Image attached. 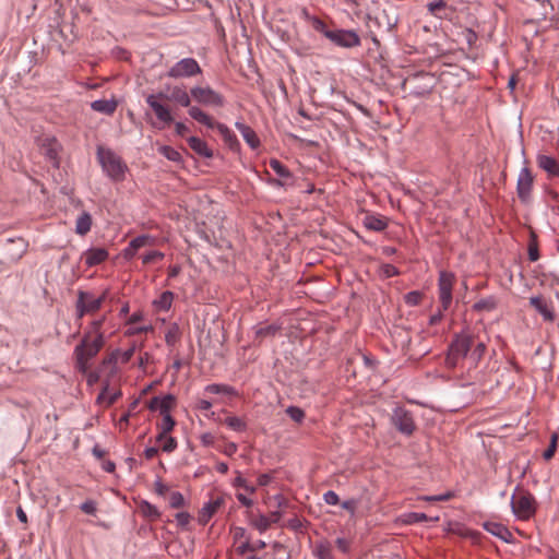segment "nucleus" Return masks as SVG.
<instances>
[{
    "label": "nucleus",
    "instance_id": "f257e3e1",
    "mask_svg": "<svg viewBox=\"0 0 559 559\" xmlns=\"http://www.w3.org/2000/svg\"><path fill=\"white\" fill-rule=\"evenodd\" d=\"M105 334L100 330V321H92L85 329L83 337L74 348L76 368L85 373L90 368V361L105 345Z\"/></svg>",
    "mask_w": 559,
    "mask_h": 559
},
{
    "label": "nucleus",
    "instance_id": "f03ea898",
    "mask_svg": "<svg viewBox=\"0 0 559 559\" xmlns=\"http://www.w3.org/2000/svg\"><path fill=\"white\" fill-rule=\"evenodd\" d=\"M97 158L103 171L114 181L124 180L128 167L122 158L110 148L98 147Z\"/></svg>",
    "mask_w": 559,
    "mask_h": 559
},
{
    "label": "nucleus",
    "instance_id": "7ed1b4c3",
    "mask_svg": "<svg viewBox=\"0 0 559 559\" xmlns=\"http://www.w3.org/2000/svg\"><path fill=\"white\" fill-rule=\"evenodd\" d=\"M473 345V336L462 332L456 334L451 342L444 364L448 368L453 369L457 366L459 361L466 357Z\"/></svg>",
    "mask_w": 559,
    "mask_h": 559
},
{
    "label": "nucleus",
    "instance_id": "20e7f679",
    "mask_svg": "<svg viewBox=\"0 0 559 559\" xmlns=\"http://www.w3.org/2000/svg\"><path fill=\"white\" fill-rule=\"evenodd\" d=\"M454 282V275L452 273L441 271L439 274L438 287H439V299L441 302V310L433 314L429 319L430 325H436L442 319V311L448 310L452 302V287Z\"/></svg>",
    "mask_w": 559,
    "mask_h": 559
},
{
    "label": "nucleus",
    "instance_id": "39448f33",
    "mask_svg": "<svg viewBox=\"0 0 559 559\" xmlns=\"http://www.w3.org/2000/svg\"><path fill=\"white\" fill-rule=\"evenodd\" d=\"M511 508L520 520H528L535 513L534 497L525 491H520L511 497Z\"/></svg>",
    "mask_w": 559,
    "mask_h": 559
},
{
    "label": "nucleus",
    "instance_id": "423d86ee",
    "mask_svg": "<svg viewBox=\"0 0 559 559\" xmlns=\"http://www.w3.org/2000/svg\"><path fill=\"white\" fill-rule=\"evenodd\" d=\"M108 290L106 289L100 296L95 297L90 292H79L76 301L78 318H82L86 313H93L100 309L103 302L107 298Z\"/></svg>",
    "mask_w": 559,
    "mask_h": 559
},
{
    "label": "nucleus",
    "instance_id": "0eeeda50",
    "mask_svg": "<svg viewBox=\"0 0 559 559\" xmlns=\"http://www.w3.org/2000/svg\"><path fill=\"white\" fill-rule=\"evenodd\" d=\"M190 94L197 103L203 106L219 108L225 104L223 95L210 86H193Z\"/></svg>",
    "mask_w": 559,
    "mask_h": 559
},
{
    "label": "nucleus",
    "instance_id": "6e6552de",
    "mask_svg": "<svg viewBox=\"0 0 559 559\" xmlns=\"http://www.w3.org/2000/svg\"><path fill=\"white\" fill-rule=\"evenodd\" d=\"M201 73L198 61L193 58H183L176 62L167 72L171 79L191 78Z\"/></svg>",
    "mask_w": 559,
    "mask_h": 559
},
{
    "label": "nucleus",
    "instance_id": "1a4fd4ad",
    "mask_svg": "<svg viewBox=\"0 0 559 559\" xmlns=\"http://www.w3.org/2000/svg\"><path fill=\"white\" fill-rule=\"evenodd\" d=\"M167 95L164 93H157V94H150L145 97L146 104L150 106V108L154 111L156 118L165 123L169 124L173 122V116L170 112V109L168 106L164 105L162 100L166 99Z\"/></svg>",
    "mask_w": 559,
    "mask_h": 559
},
{
    "label": "nucleus",
    "instance_id": "9d476101",
    "mask_svg": "<svg viewBox=\"0 0 559 559\" xmlns=\"http://www.w3.org/2000/svg\"><path fill=\"white\" fill-rule=\"evenodd\" d=\"M325 37L336 46L343 48H353L360 45V38L355 31L336 29L325 33Z\"/></svg>",
    "mask_w": 559,
    "mask_h": 559
},
{
    "label": "nucleus",
    "instance_id": "9b49d317",
    "mask_svg": "<svg viewBox=\"0 0 559 559\" xmlns=\"http://www.w3.org/2000/svg\"><path fill=\"white\" fill-rule=\"evenodd\" d=\"M392 423L400 432L407 436L412 435L415 429L412 414L402 407H396L393 411Z\"/></svg>",
    "mask_w": 559,
    "mask_h": 559
},
{
    "label": "nucleus",
    "instance_id": "f8f14e48",
    "mask_svg": "<svg viewBox=\"0 0 559 559\" xmlns=\"http://www.w3.org/2000/svg\"><path fill=\"white\" fill-rule=\"evenodd\" d=\"M533 185V177L528 168L524 167L520 170L518 178V195L522 201H526L530 197Z\"/></svg>",
    "mask_w": 559,
    "mask_h": 559
},
{
    "label": "nucleus",
    "instance_id": "ddd939ff",
    "mask_svg": "<svg viewBox=\"0 0 559 559\" xmlns=\"http://www.w3.org/2000/svg\"><path fill=\"white\" fill-rule=\"evenodd\" d=\"M108 251L105 248H91L83 252L85 264L91 267L100 264L108 258Z\"/></svg>",
    "mask_w": 559,
    "mask_h": 559
},
{
    "label": "nucleus",
    "instance_id": "4468645a",
    "mask_svg": "<svg viewBox=\"0 0 559 559\" xmlns=\"http://www.w3.org/2000/svg\"><path fill=\"white\" fill-rule=\"evenodd\" d=\"M484 528L490 533L491 535L498 537L499 539L511 543L513 539L512 533L501 523L498 522H485Z\"/></svg>",
    "mask_w": 559,
    "mask_h": 559
},
{
    "label": "nucleus",
    "instance_id": "2eb2a0df",
    "mask_svg": "<svg viewBox=\"0 0 559 559\" xmlns=\"http://www.w3.org/2000/svg\"><path fill=\"white\" fill-rule=\"evenodd\" d=\"M235 127L240 132V134L242 135L246 143L250 146V148L257 150L260 146V140L252 128H250L241 121H236Z\"/></svg>",
    "mask_w": 559,
    "mask_h": 559
},
{
    "label": "nucleus",
    "instance_id": "dca6fc26",
    "mask_svg": "<svg viewBox=\"0 0 559 559\" xmlns=\"http://www.w3.org/2000/svg\"><path fill=\"white\" fill-rule=\"evenodd\" d=\"M188 114L192 119L210 129L216 128V124L218 123L210 115L197 106H190Z\"/></svg>",
    "mask_w": 559,
    "mask_h": 559
},
{
    "label": "nucleus",
    "instance_id": "f3484780",
    "mask_svg": "<svg viewBox=\"0 0 559 559\" xmlns=\"http://www.w3.org/2000/svg\"><path fill=\"white\" fill-rule=\"evenodd\" d=\"M188 114L192 119L210 129L216 128V124L218 123L210 115L197 106H190Z\"/></svg>",
    "mask_w": 559,
    "mask_h": 559
},
{
    "label": "nucleus",
    "instance_id": "a211bd4d",
    "mask_svg": "<svg viewBox=\"0 0 559 559\" xmlns=\"http://www.w3.org/2000/svg\"><path fill=\"white\" fill-rule=\"evenodd\" d=\"M219 134L222 135L224 142L226 145L233 150L238 151L240 147V143L236 136V134L224 123H217L216 128Z\"/></svg>",
    "mask_w": 559,
    "mask_h": 559
},
{
    "label": "nucleus",
    "instance_id": "6ab92c4d",
    "mask_svg": "<svg viewBox=\"0 0 559 559\" xmlns=\"http://www.w3.org/2000/svg\"><path fill=\"white\" fill-rule=\"evenodd\" d=\"M316 559H334L332 544L326 539L318 540L312 549Z\"/></svg>",
    "mask_w": 559,
    "mask_h": 559
},
{
    "label": "nucleus",
    "instance_id": "aec40b11",
    "mask_svg": "<svg viewBox=\"0 0 559 559\" xmlns=\"http://www.w3.org/2000/svg\"><path fill=\"white\" fill-rule=\"evenodd\" d=\"M188 144L190 148L201 157L211 158L213 156V151L209 147L206 142L198 136L188 138Z\"/></svg>",
    "mask_w": 559,
    "mask_h": 559
},
{
    "label": "nucleus",
    "instance_id": "412c9836",
    "mask_svg": "<svg viewBox=\"0 0 559 559\" xmlns=\"http://www.w3.org/2000/svg\"><path fill=\"white\" fill-rule=\"evenodd\" d=\"M118 103L116 99H96L92 102L91 108L94 111L104 114V115H112L117 109Z\"/></svg>",
    "mask_w": 559,
    "mask_h": 559
},
{
    "label": "nucleus",
    "instance_id": "4be33fe9",
    "mask_svg": "<svg viewBox=\"0 0 559 559\" xmlns=\"http://www.w3.org/2000/svg\"><path fill=\"white\" fill-rule=\"evenodd\" d=\"M364 226L373 231H382L388 227V222L380 215H366L362 219Z\"/></svg>",
    "mask_w": 559,
    "mask_h": 559
},
{
    "label": "nucleus",
    "instance_id": "5701e85b",
    "mask_svg": "<svg viewBox=\"0 0 559 559\" xmlns=\"http://www.w3.org/2000/svg\"><path fill=\"white\" fill-rule=\"evenodd\" d=\"M191 94H188L187 91L182 87L175 86L169 96L166 99L173 100L182 107H190L191 105Z\"/></svg>",
    "mask_w": 559,
    "mask_h": 559
},
{
    "label": "nucleus",
    "instance_id": "b1692460",
    "mask_svg": "<svg viewBox=\"0 0 559 559\" xmlns=\"http://www.w3.org/2000/svg\"><path fill=\"white\" fill-rule=\"evenodd\" d=\"M221 504H222L221 499L211 500L207 503H205L200 511V515H199L200 523H202V524L207 523L209 520L213 516V514L221 507Z\"/></svg>",
    "mask_w": 559,
    "mask_h": 559
},
{
    "label": "nucleus",
    "instance_id": "393cba45",
    "mask_svg": "<svg viewBox=\"0 0 559 559\" xmlns=\"http://www.w3.org/2000/svg\"><path fill=\"white\" fill-rule=\"evenodd\" d=\"M538 166L550 175L559 174V166L555 158L548 155L537 157Z\"/></svg>",
    "mask_w": 559,
    "mask_h": 559
},
{
    "label": "nucleus",
    "instance_id": "a878e982",
    "mask_svg": "<svg viewBox=\"0 0 559 559\" xmlns=\"http://www.w3.org/2000/svg\"><path fill=\"white\" fill-rule=\"evenodd\" d=\"M173 301L174 294L169 290H166L153 301V306L157 311H168L171 308Z\"/></svg>",
    "mask_w": 559,
    "mask_h": 559
},
{
    "label": "nucleus",
    "instance_id": "bb28decb",
    "mask_svg": "<svg viewBox=\"0 0 559 559\" xmlns=\"http://www.w3.org/2000/svg\"><path fill=\"white\" fill-rule=\"evenodd\" d=\"M92 218L88 213H82L78 219L75 225V231L79 235H85L91 230Z\"/></svg>",
    "mask_w": 559,
    "mask_h": 559
},
{
    "label": "nucleus",
    "instance_id": "cd10ccee",
    "mask_svg": "<svg viewBox=\"0 0 559 559\" xmlns=\"http://www.w3.org/2000/svg\"><path fill=\"white\" fill-rule=\"evenodd\" d=\"M445 9L447 3L443 0H436L427 4L428 12L438 19L447 17Z\"/></svg>",
    "mask_w": 559,
    "mask_h": 559
},
{
    "label": "nucleus",
    "instance_id": "c85d7f7f",
    "mask_svg": "<svg viewBox=\"0 0 559 559\" xmlns=\"http://www.w3.org/2000/svg\"><path fill=\"white\" fill-rule=\"evenodd\" d=\"M530 304L543 316L546 321L554 320V313L548 309V307L539 297H532L530 299Z\"/></svg>",
    "mask_w": 559,
    "mask_h": 559
},
{
    "label": "nucleus",
    "instance_id": "c756f323",
    "mask_svg": "<svg viewBox=\"0 0 559 559\" xmlns=\"http://www.w3.org/2000/svg\"><path fill=\"white\" fill-rule=\"evenodd\" d=\"M270 167L278 177H281L283 179L292 178L290 170L285 165H283L278 159H275V158L271 159Z\"/></svg>",
    "mask_w": 559,
    "mask_h": 559
},
{
    "label": "nucleus",
    "instance_id": "7c9ffc66",
    "mask_svg": "<svg viewBox=\"0 0 559 559\" xmlns=\"http://www.w3.org/2000/svg\"><path fill=\"white\" fill-rule=\"evenodd\" d=\"M225 425L234 430V431H237V432H242L247 429V424L246 421L240 418V417H237V416H228L225 420H224Z\"/></svg>",
    "mask_w": 559,
    "mask_h": 559
},
{
    "label": "nucleus",
    "instance_id": "2f4dec72",
    "mask_svg": "<svg viewBox=\"0 0 559 559\" xmlns=\"http://www.w3.org/2000/svg\"><path fill=\"white\" fill-rule=\"evenodd\" d=\"M45 142H47V148L45 151V155L48 157V159L53 164L58 165V143L55 139H46Z\"/></svg>",
    "mask_w": 559,
    "mask_h": 559
},
{
    "label": "nucleus",
    "instance_id": "473e14b6",
    "mask_svg": "<svg viewBox=\"0 0 559 559\" xmlns=\"http://www.w3.org/2000/svg\"><path fill=\"white\" fill-rule=\"evenodd\" d=\"M140 510L144 516L151 520H156L160 516V512L158 511V509L147 501L141 502Z\"/></svg>",
    "mask_w": 559,
    "mask_h": 559
},
{
    "label": "nucleus",
    "instance_id": "72a5a7b5",
    "mask_svg": "<svg viewBox=\"0 0 559 559\" xmlns=\"http://www.w3.org/2000/svg\"><path fill=\"white\" fill-rule=\"evenodd\" d=\"M497 307V301L493 297H487L474 304L473 308L476 311H492Z\"/></svg>",
    "mask_w": 559,
    "mask_h": 559
},
{
    "label": "nucleus",
    "instance_id": "f704fd0d",
    "mask_svg": "<svg viewBox=\"0 0 559 559\" xmlns=\"http://www.w3.org/2000/svg\"><path fill=\"white\" fill-rule=\"evenodd\" d=\"M157 442L160 443L162 450L167 453L173 452L177 448L176 439L170 437L169 435H165V437L158 435Z\"/></svg>",
    "mask_w": 559,
    "mask_h": 559
},
{
    "label": "nucleus",
    "instance_id": "c9c22d12",
    "mask_svg": "<svg viewBox=\"0 0 559 559\" xmlns=\"http://www.w3.org/2000/svg\"><path fill=\"white\" fill-rule=\"evenodd\" d=\"M163 419L162 423L158 425L159 433L162 437H165V435H168L175 427V420L171 417L170 414L162 415Z\"/></svg>",
    "mask_w": 559,
    "mask_h": 559
},
{
    "label": "nucleus",
    "instance_id": "e433bc0d",
    "mask_svg": "<svg viewBox=\"0 0 559 559\" xmlns=\"http://www.w3.org/2000/svg\"><path fill=\"white\" fill-rule=\"evenodd\" d=\"M278 326L275 324H269L265 326H257L254 328V333L257 337H267V336H274L276 332L278 331Z\"/></svg>",
    "mask_w": 559,
    "mask_h": 559
},
{
    "label": "nucleus",
    "instance_id": "4c0bfd02",
    "mask_svg": "<svg viewBox=\"0 0 559 559\" xmlns=\"http://www.w3.org/2000/svg\"><path fill=\"white\" fill-rule=\"evenodd\" d=\"M159 153L171 162H179L181 159L180 153L171 146L164 145L159 147Z\"/></svg>",
    "mask_w": 559,
    "mask_h": 559
},
{
    "label": "nucleus",
    "instance_id": "58836bf2",
    "mask_svg": "<svg viewBox=\"0 0 559 559\" xmlns=\"http://www.w3.org/2000/svg\"><path fill=\"white\" fill-rule=\"evenodd\" d=\"M252 525L260 532L264 533L271 526V521L267 516L260 514L252 520Z\"/></svg>",
    "mask_w": 559,
    "mask_h": 559
},
{
    "label": "nucleus",
    "instance_id": "ea45409f",
    "mask_svg": "<svg viewBox=\"0 0 559 559\" xmlns=\"http://www.w3.org/2000/svg\"><path fill=\"white\" fill-rule=\"evenodd\" d=\"M175 403V397L170 394L159 397V413L160 415L170 414L169 411Z\"/></svg>",
    "mask_w": 559,
    "mask_h": 559
},
{
    "label": "nucleus",
    "instance_id": "a19ab883",
    "mask_svg": "<svg viewBox=\"0 0 559 559\" xmlns=\"http://www.w3.org/2000/svg\"><path fill=\"white\" fill-rule=\"evenodd\" d=\"M558 439H559L558 433L554 432L550 437V443H549L548 448L543 453V457L546 461H549L555 455V452L557 450Z\"/></svg>",
    "mask_w": 559,
    "mask_h": 559
},
{
    "label": "nucleus",
    "instance_id": "79ce46f5",
    "mask_svg": "<svg viewBox=\"0 0 559 559\" xmlns=\"http://www.w3.org/2000/svg\"><path fill=\"white\" fill-rule=\"evenodd\" d=\"M154 239L148 235H141L130 241V245L136 249V251L147 245H152Z\"/></svg>",
    "mask_w": 559,
    "mask_h": 559
},
{
    "label": "nucleus",
    "instance_id": "37998d69",
    "mask_svg": "<svg viewBox=\"0 0 559 559\" xmlns=\"http://www.w3.org/2000/svg\"><path fill=\"white\" fill-rule=\"evenodd\" d=\"M179 337V328L177 324L171 325L165 334L167 345L173 346Z\"/></svg>",
    "mask_w": 559,
    "mask_h": 559
},
{
    "label": "nucleus",
    "instance_id": "c03bdc74",
    "mask_svg": "<svg viewBox=\"0 0 559 559\" xmlns=\"http://www.w3.org/2000/svg\"><path fill=\"white\" fill-rule=\"evenodd\" d=\"M286 413L296 423H300L305 417L304 411L296 406H289Z\"/></svg>",
    "mask_w": 559,
    "mask_h": 559
},
{
    "label": "nucleus",
    "instance_id": "a18cd8bd",
    "mask_svg": "<svg viewBox=\"0 0 559 559\" xmlns=\"http://www.w3.org/2000/svg\"><path fill=\"white\" fill-rule=\"evenodd\" d=\"M185 503V498L181 492L179 491H173L169 496V506L171 508H180Z\"/></svg>",
    "mask_w": 559,
    "mask_h": 559
},
{
    "label": "nucleus",
    "instance_id": "49530a36",
    "mask_svg": "<svg viewBox=\"0 0 559 559\" xmlns=\"http://www.w3.org/2000/svg\"><path fill=\"white\" fill-rule=\"evenodd\" d=\"M163 258H164L163 252L153 250L142 257V262H143V264H150L155 261L162 260Z\"/></svg>",
    "mask_w": 559,
    "mask_h": 559
},
{
    "label": "nucleus",
    "instance_id": "de8ad7c7",
    "mask_svg": "<svg viewBox=\"0 0 559 559\" xmlns=\"http://www.w3.org/2000/svg\"><path fill=\"white\" fill-rule=\"evenodd\" d=\"M486 352V345L484 342H479L471 354V358L477 364Z\"/></svg>",
    "mask_w": 559,
    "mask_h": 559
},
{
    "label": "nucleus",
    "instance_id": "09e8293b",
    "mask_svg": "<svg viewBox=\"0 0 559 559\" xmlns=\"http://www.w3.org/2000/svg\"><path fill=\"white\" fill-rule=\"evenodd\" d=\"M311 25L312 27L322 33L324 36H325V33H330L331 31L328 29L326 25L324 24L323 21H321L319 17L314 16L313 19H311Z\"/></svg>",
    "mask_w": 559,
    "mask_h": 559
},
{
    "label": "nucleus",
    "instance_id": "8fccbe9b",
    "mask_svg": "<svg viewBox=\"0 0 559 559\" xmlns=\"http://www.w3.org/2000/svg\"><path fill=\"white\" fill-rule=\"evenodd\" d=\"M323 500L329 506H336L340 502L338 495L333 490L326 491L323 495Z\"/></svg>",
    "mask_w": 559,
    "mask_h": 559
},
{
    "label": "nucleus",
    "instance_id": "3c124183",
    "mask_svg": "<svg viewBox=\"0 0 559 559\" xmlns=\"http://www.w3.org/2000/svg\"><path fill=\"white\" fill-rule=\"evenodd\" d=\"M420 299H421V294L419 292H409L405 296V301L409 306L418 305Z\"/></svg>",
    "mask_w": 559,
    "mask_h": 559
},
{
    "label": "nucleus",
    "instance_id": "603ef678",
    "mask_svg": "<svg viewBox=\"0 0 559 559\" xmlns=\"http://www.w3.org/2000/svg\"><path fill=\"white\" fill-rule=\"evenodd\" d=\"M206 391L213 394L229 393L230 388L222 384H210L206 386Z\"/></svg>",
    "mask_w": 559,
    "mask_h": 559
},
{
    "label": "nucleus",
    "instance_id": "864d4df0",
    "mask_svg": "<svg viewBox=\"0 0 559 559\" xmlns=\"http://www.w3.org/2000/svg\"><path fill=\"white\" fill-rule=\"evenodd\" d=\"M80 509H81L84 513H86V514H91V515L95 514V512H96V510H97V509H96V503H95V501H93V500H86V501H84V502L80 506Z\"/></svg>",
    "mask_w": 559,
    "mask_h": 559
},
{
    "label": "nucleus",
    "instance_id": "5fc2aeb1",
    "mask_svg": "<svg viewBox=\"0 0 559 559\" xmlns=\"http://www.w3.org/2000/svg\"><path fill=\"white\" fill-rule=\"evenodd\" d=\"M336 547L344 554L348 552L350 549V542L344 537H338L335 540Z\"/></svg>",
    "mask_w": 559,
    "mask_h": 559
},
{
    "label": "nucleus",
    "instance_id": "6e6d98bb",
    "mask_svg": "<svg viewBox=\"0 0 559 559\" xmlns=\"http://www.w3.org/2000/svg\"><path fill=\"white\" fill-rule=\"evenodd\" d=\"M190 514L187 512H179L176 514L177 524L181 527L187 526L190 523Z\"/></svg>",
    "mask_w": 559,
    "mask_h": 559
},
{
    "label": "nucleus",
    "instance_id": "4d7b16f0",
    "mask_svg": "<svg viewBox=\"0 0 559 559\" xmlns=\"http://www.w3.org/2000/svg\"><path fill=\"white\" fill-rule=\"evenodd\" d=\"M451 497H452L451 492H445V493H442V495L425 496V497H423V499L426 500V501H433V502H436V501L449 500Z\"/></svg>",
    "mask_w": 559,
    "mask_h": 559
},
{
    "label": "nucleus",
    "instance_id": "13d9d810",
    "mask_svg": "<svg viewBox=\"0 0 559 559\" xmlns=\"http://www.w3.org/2000/svg\"><path fill=\"white\" fill-rule=\"evenodd\" d=\"M382 274L385 276V277H392V276H395L399 274V271L397 269L392 265V264H384L382 266Z\"/></svg>",
    "mask_w": 559,
    "mask_h": 559
},
{
    "label": "nucleus",
    "instance_id": "bf43d9fd",
    "mask_svg": "<svg viewBox=\"0 0 559 559\" xmlns=\"http://www.w3.org/2000/svg\"><path fill=\"white\" fill-rule=\"evenodd\" d=\"M427 520V515L421 512H413L408 515L409 523H418Z\"/></svg>",
    "mask_w": 559,
    "mask_h": 559
},
{
    "label": "nucleus",
    "instance_id": "052dcab7",
    "mask_svg": "<svg viewBox=\"0 0 559 559\" xmlns=\"http://www.w3.org/2000/svg\"><path fill=\"white\" fill-rule=\"evenodd\" d=\"M136 249L134 247H132V245H128L123 251H122V255L126 260H132L135 254H136Z\"/></svg>",
    "mask_w": 559,
    "mask_h": 559
},
{
    "label": "nucleus",
    "instance_id": "680f3d73",
    "mask_svg": "<svg viewBox=\"0 0 559 559\" xmlns=\"http://www.w3.org/2000/svg\"><path fill=\"white\" fill-rule=\"evenodd\" d=\"M272 479H273V477L271 474H261L258 477V485L261 487L267 486L272 481Z\"/></svg>",
    "mask_w": 559,
    "mask_h": 559
},
{
    "label": "nucleus",
    "instance_id": "e2e57ef3",
    "mask_svg": "<svg viewBox=\"0 0 559 559\" xmlns=\"http://www.w3.org/2000/svg\"><path fill=\"white\" fill-rule=\"evenodd\" d=\"M539 258V252H538V248L536 245H531L528 247V259L531 261H537Z\"/></svg>",
    "mask_w": 559,
    "mask_h": 559
},
{
    "label": "nucleus",
    "instance_id": "0e129e2a",
    "mask_svg": "<svg viewBox=\"0 0 559 559\" xmlns=\"http://www.w3.org/2000/svg\"><path fill=\"white\" fill-rule=\"evenodd\" d=\"M175 131L178 135L183 136L189 132V128L182 122L175 123Z\"/></svg>",
    "mask_w": 559,
    "mask_h": 559
},
{
    "label": "nucleus",
    "instance_id": "69168bd1",
    "mask_svg": "<svg viewBox=\"0 0 559 559\" xmlns=\"http://www.w3.org/2000/svg\"><path fill=\"white\" fill-rule=\"evenodd\" d=\"M236 451H237V444L234 442H229V443L225 444V447L223 449V453L228 456L234 455L236 453Z\"/></svg>",
    "mask_w": 559,
    "mask_h": 559
},
{
    "label": "nucleus",
    "instance_id": "338daca9",
    "mask_svg": "<svg viewBox=\"0 0 559 559\" xmlns=\"http://www.w3.org/2000/svg\"><path fill=\"white\" fill-rule=\"evenodd\" d=\"M342 508L354 514L356 509V501L353 499L345 500L342 502Z\"/></svg>",
    "mask_w": 559,
    "mask_h": 559
},
{
    "label": "nucleus",
    "instance_id": "774afa93",
    "mask_svg": "<svg viewBox=\"0 0 559 559\" xmlns=\"http://www.w3.org/2000/svg\"><path fill=\"white\" fill-rule=\"evenodd\" d=\"M236 498L245 507H251L253 504V501L243 493H237Z\"/></svg>",
    "mask_w": 559,
    "mask_h": 559
}]
</instances>
